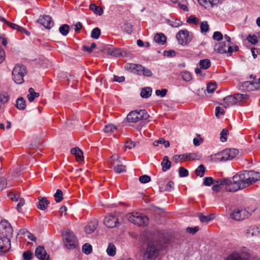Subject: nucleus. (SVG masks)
Returning a JSON list of instances; mask_svg holds the SVG:
<instances>
[{
  "label": "nucleus",
  "instance_id": "e2e57ef3",
  "mask_svg": "<svg viewBox=\"0 0 260 260\" xmlns=\"http://www.w3.org/2000/svg\"><path fill=\"white\" fill-rule=\"evenodd\" d=\"M137 142L132 141V140L127 141L125 142V146L126 148L128 149H132L134 148L136 145Z\"/></svg>",
  "mask_w": 260,
  "mask_h": 260
},
{
  "label": "nucleus",
  "instance_id": "37998d69",
  "mask_svg": "<svg viewBox=\"0 0 260 260\" xmlns=\"http://www.w3.org/2000/svg\"><path fill=\"white\" fill-rule=\"evenodd\" d=\"M20 193L17 192H11L8 194V197L9 198L13 201L15 202L18 201L19 199H20Z\"/></svg>",
  "mask_w": 260,
  "mask_h": 260
},
{
  "label": "nucleus",
  "instance_id": "cd10ccee",
  "mask_svg": "<svg viewBox=\"0 0 260 260\" xmlns=\"http://www.w3.org/2000/svg\"><path fill=\"white\" fill-rule=\"evenodd\" d=\"M184 157L189 160H199L202 157L201 154L199 153H190L184 154Z\"/></svg>",
  "mask_w": 260,
  "mask_h": 260
},
{
  "label": "nucleus",
  "instance_id": "473e14b6",
  "mask_svg": "<svg viewBox=\"0 0 260 260\" xmlns=\"http://www.w3.org/2000/svg\"><path fill=\"white\" fill-rule=\"evenodd\" d=\"M199 64L201 69L206 70L210 67L211 62L209 59H202L200 61Z\"/></svg>",
  "mask_w": 260,
  "mask_h": 260
},
{
  "label": "nucleus",
  "instance_id": "6ab92c4d",
  "mask_svg": "<svg viewBox=\"0 0 260 260\" xmlns=\"http://www.w3.org/2000/svg\"><path fill=\"white\" fill-rule=\"evenodd\" d=\"M38 21L47 29H50L53 25L52 18L48 15L40 16Z\"/></svg>",
  "mask_w": 260,
  "mask_h": 260
},
{
  "label": "nucleus",
  "instance_id": "f3484780",
  "mask_svg": "<svg viewBox=\"0 0 260 260\" xmlns=\"http://www.w3.org/2000/svg\"><path fill=\"white\" fill-rule=\"evenodd\" d=\"M238 89L242 91L257 90L254 82L245 81L238 84Z\"/></svg>",
  "mask_w": 260,
  "mask_h": 260
},
{
  "label": "nucleus",
  "instance_id": "79ce46f5",
  "mask_svg": "<svg viewBox=\"0 0 260 260\" xmlns=\"http://www.w3.org/2000/svg\"><path fill=\"white\" fill-rule=\"evenodd\" d=\"M235 96L237 103L243 100H247L249 98V96L246 94L237 93L235 94Z\"/></svg>",
  "mask_w": 260,
  "mask_h": 260
},
{
  "label": "nucleus",
  "instance_id": "13d9d810",
  "mask_svg": "<svg viewBox=\"0 0 260 260\" xmlns=\"http://www.w3.org/2000/svg\"><path fill=\"white\" fill-rule=\"evenodd\" d=\"M198 217L202 222H208L211 220V218L207 216L204 215L202 213L198 214Z\"/></svg>",
  "mask_w": 260,
  "mask_h": 260
},
{
  "label": "nucleus",
  "instance_id": "9d476101",
  "mask_svg": "<svg viewBox=\"0 0 260 260\" xmlns=\"http://www.w3.org/2000/svg\"><path fill=\"white\" fill-rule=\"evenodd\" d=\"M249 256V253L244 248V249L240 252L233 251L226 257L225 260H247Z\"/></svg>",
  "mask_w": 260,
  "mask_h": 260
},
{
  "label": "nucleus",
  "instance_id": "7ed1b4c3",
  "mask_svg": "<svg viewBox=\"0 0 260 260\" xmlns=\"http://www.w3.org/2000/svg\"><path fill=\"white\" fill-rule=\"evenodd\" d=\"M62 239L64 246L69 249H73L78 246V240L74 233L69 229H66L62 232Z\"/></svg>",
  "mask_w": 260,
  "mask_h": 260
},
{
  "label": "nucleus",
  "instance_id": "c03bdc74",
  "mask_svg": "<svg viewBox=\"0 0 260 260\" xmlns=\"http://www.w3.org/2000/svg\"><path fill=\"white\" fill-rule=\"evenodd\" d=\"M168 23L173 27H177L182 25V22L178 19L169 20Z\"/></svg>",
  "mask_w": 260,
  "mask_h": 260
},
{
  "label": "nucleus",
  "instance_id": "dca6fc26",
  "mask_svg": "<svg viewBox=\"0 0 260 260\" xmlns=\"http://www.w3.org/2000/svg\"><path fill=\"white\" fill-rule=\"evenodd\" d=\"M229 182H230L229 181V178H222L216 180L215 181L216 184L213 185L212 190L218 192L222 186H225V190L226 191V187Z\"/></svg>",
  "mask_w": 260,
  "mask_h": 260
},
{
  "label": "nucleus",
  "instance_id": "f704fd0d",
  "mask_svg": "<svg viewBox=\"0 0 260 260\" xmlns=\"http://www.w3.org/2000/svg\"><path fill=\"white\" fill-rule=\"evenodd\" d=\"M259 233V230L257 228H249L246 230V234L248 237L256 236Z\"/></svg>",
  "mask_w": 260,
  "mask_h": 260
},
{
  "label": "nucleus",
  "instance_id": "6e6d98bb",
  "mask_svg": "<svg viewBox=\"0 0 260 260\" xmlns=\"http://www.w3.org/2000/svg\"><path fill=\"white\" fill-rule=\"evenodd\" d=\"M216 88V84L215 83H210L207 84V91L208 93H212L214 91Z\"/></svg>",
  "mask_w": 260,
  "mask_h": 260
},
{
  "label": "nucleus",
  "instance_id": "3c124183",
  "mask_svg": "<svg viewBox=\"0 0 260 260\" xmlns=\"http://www.w3.org/2000/svg\"><path fill=\"white\" fill-rule=\"evenodd\" d=\"M139 179L141 183H148L150 181L151 178L150 176H149L148 175H144L141 176L139 177Z\"/></svg>",
  "mask_w": 260,
  "mask_h": 260
},
{
  "label": "nucleus",
  "instance_id": "0e129e2a",
  "mask_svg": "<svg viewBox=\"0 0 260 260\" xmlns=\"http://www.w3.org/2000/svg\"><path fill=\"white\" fill-rule=\"evenodd\" d=\"M157 143L159 144H164L165 148H168L170 146V142L169 141H166L163 138H160L157 140Z\"/></svg>",
  "mask_w": 260,
  "mask_h": 260
},
{
  "label": "nucleus",
  "instance_id": "338daca9",
  "mask_svg": "<svg viewBox=\"0 0 260 260\" xmlns=\"http://www.w3.org/2000/svg\"><path fill=\"white\" fill-rule=\"evenodd\" d=\"M9 99V96L7 93L1 94L0 101L2 103L4 104L7 103Z\"/></svg>",
  "mask_w": 260,
  "mask_h": 260
},
{
  "label": "nucleus",
  "instance_id": "5fc2aeb1",
  "mask_svg": "<svg viewBox=\"0 0 260 260\" xmlns=\"http://www.w3.org/2000/svg\"><path fill=\"white\" fill-rule=\"evenodd\" d=\"M179 175L180 177H187L188 175V171L184 167H181L179 168Z\"/></svg>",
  "mask_w": 260,
  "mask_h": 260
},
{
  "label": "nucleus",
  "instance_id": "2f4dec72",
  "mask_svg": "<svg viewBox=\"0 0 260 260\" xmlns=\"http://www.w3.org/2000/svg\"><path fill=\"white\" fill-rule=\"evenodd\" d=\"M89 8L94 13L99 15H101L103 13V10L102 8L97 6L95 4H90L89 6Z\"/></svg>",
  "mask_w": 260,
  "mask_h": 260
},
{
  "label": "nucleus",
  "instance_id": "8fccbe9b",
  "mask_svg": "<svg viewBox=\"0 0 260 260\" xmlns=\"http://www.w3.org/2000/svg\"><path fill=\"white\" fill-rule=\"evenodd\" d=\"M32 252L27 250L23 253L22 256L24 260H31L32 257Z\"/></svg>",
  "mask_w": 260,
  "mask_h": 260
},
{
  "label": "nucleus",
  "instance_id": "774afa93",
  "mask_svg": "<svg viewBox=\"0 0 260 260\" xmlns=\"http://www.w3.org/2000/svg\"><path fill=\"white\" fill-rule=\"evenodd\" d=\"M199 228L198 226H195L193 228L188 227L186 229V232L188 233L193 235L199 231Z\"/></svg>",
  "mask_w": 260,
  "mask_h": 260
},
{
  "label": "nucleus",
  "instance_id": "1a4fd4ad",
  "mask_svg": "<svg viewBox=\"0 0 260 260\" xmlns=\"http://www.w3.org/2000/svg\"><path fill=\"white\" fill-rule=\"evenodd\" d=\"M176 39L179 44L184 46L192 39V35L187 30H181L176 35Z\"/></svg>",
  "mask_w": 260,
  "mask_h": 260
},
{
  "label": "nucleus",
  "instance_id": "58836bf2",
  "mask_svg": "<svg viewBox=\"0 0 260 260\" xmlns=\"http://www.w3.org/2000/svg\"><path fill=\"white\" fill-rule=\"evenodd\" d=\"M107 252L110 256H114L116 253V248L113 244H109L107 249Z\"/></svg>",
  "mask_w": 260,
  "mask_h": 260
},
{
  "label": "nucleus",
  "instance_id": "aec40b11",
  "mask_svg": "<svg viewBox=\"0 0 260 260\" xmlns=\"http://www.w3.org/2000/svg\"><path fill=\"white\" fill-rule=\"evenodd\" d=\"M35 255L40 260H49V256L47 254L44 246H39L35 250Z\"/></svg>",
  "mask_w": 260,
  "mask_h": 260
},
{
  "label": "nucleus",
  "instance_id": "c9c22d12",
  "mask_svg": "<svg viewBox=\"0 0 260 260\" xmlns=\"http://www.w3.org/2000/svg\"><path fill=\"white\" fill-rule=\"evenodd\" d=\"M205 173V167L203 165H200L195 170V173L197 176L202 177Z\"/></svg>",
  "mask_w": 260,
  "mask_h": 260
},
{
  "label": "nucleus",
  "instance_id": "0eeeda50",
  "mask_svg": "<svg viewBox=\"0 0 260 260\" xmlns=\"http://www.w3.org/2000/svg\"><path fill=\"white\" fill-rule=\"evenodd\" d=\"M149 117L145 110H135L131 111L126 117L128 122L136 123L141 120H146Z\"/></svg>",
  "mask_w": 260,
  "mask_h": 260
},
{
  "label": "nucleus",
  "instance_id": "052dcab7",
  "mask_svg": "<svg viewBox=\"0 0 260 260\" xmlns=\"http://www.w3.org/2000/svg\"><path fill=\"white\" fill-rule=\"evenodd\" d=\"M167 92L168 90L167 89H162L161 90L158 89L155 90V94L157 96L163 98L166 95Z\"/></svg>",
  "mask_w": 260,
  "mask_h": 260
},
{
  "label": "nucleus",
  "instance_id": "412c9836",
  "mask_svg": "<svg viewBox=\"0 0 260 260\" xmlns=\"http://www.w3.org/2000/svg\"><path fill=\"white\" fill-rule=\"evenodd\" d=\"M98 225V221L96 219H92L85 228V232L87 234L93 232Z\"/></svg>",
  "mask_w": 260,
  "mask_h": 260
},
{
  "label": "nucleus",
  "instance_id": "72a5a7b5",
  "mask_svg": "<svg viewBox=\"0 0 260 260\" xmlns=\"http://www.w3.org/2000/svg\"><path fill=\"white\" fill-rule=\"evenodd\" d=\"M70 30V26L68 24H63L59 28V32L63 36H66Z\"/></svg>",
  "mask_w": 260,
  "mask_h": 260
},
{
  "label": "nucleus",
  "instance_id": "39448f33",
  "mask_svg": "<svg viewBox=\"0 0 260 260\" xmlns=\"http://www.w3.org/2000/svg\"><path fill=\"white\" fill-rule=\"evenodd\" d=\"M238 153L239 151L236 149H226L216 154L214 159L215 161H226L233 159L238 155Z\"/></svg>",
  "mask_w": 260,
  "mask_h": 260
},
{
  "label": "nucleus",
  "instance_id": "c756f323",
  "mask_svg": "<svg viewBox=\"0 0 260 260\" xmlns=\"http://www.w3.org/2000/svg\"><path fill=\"white\" fill-rule=\"evenodd\" d=\"M152 91L151 88L149 87L143 88L141 90L140 95L142 98L147 99L151 95Z\"/></svg>",
  "mask_w": 260,
  "mask_h": 260
},
{
  "label": "nucleus",
  "instance_id": "a19ab883",
  "mask_svg": "<svg viewBox=\"0 0 260 260\" xmlns=\"http://www.w3.org/2000/svg\"><path fill=\"white\" fill-rule=\"evenodd\" d=\"M181 75L183 80L186 82L190 81L192 78L191 74L187 71L182 72Z\"/></svg>",
  "mask_w": 260,
  "mask_h": 260
},
{
  "label": "nucleus",
  "instance_id": "f257e3e1",
  "mask_svg": "<svg viewBox=\"0 0 260 260\" xmlns=\"http://www.w3.org/2000/svg\"><path fill=\"white\" fill-rule=\"evenodd\" d=\"M229 181L230 182L228 183L226 191L229 192H235L250 185V182L248 181L244 171L236 174L232 179H229Z\"/></svg>",
  "mask_w": 260,
  "mask_h": 260
},
{
  "label": "nucleus",
  "instance_id": "b1692460",
  "mask_svg": "<svg viewBox=\"0 0 260 260\" xmlns=\"http://www.w3.org/2000/svg\"><path fill=\"white\" fill-rule=\"evenodd\" d=\"M71 153L76 156L77 161L80 162L83 160V152L78 147L72 148L71 150Z\"/></svg>",
  "mask_w": 260,
  "mask_h": 260
},
{
  "label": "nucleus",
  "instance_id": "f8f14e48",
  "mask_svg": "<svg viewBox=\"0 0 260 260\" xmlns=\"http://www.w3.org/2000/svg\"><path fill=\"white\" fill-rule=\"evenodd\" d=\"M11 241L9 237L0 238V256L3 255L11 249Z\"/></svg>",
  "mask_w": 260,
  "mask_h": 260
},
{
  "label": "nucleus",
  "instance_id": "4d7b16f0",
  "mask_svg": "<svg viewBox=\"0 0 260 260\" xmlns=\"http://www.w3.org/2000/svg\"><path fill=\"white\" fill-rule=\"evenodd\" d=\"M213 179L211 177H207L204 179L203 184L205 186H210L214 183Z\"/></svg>",
  "mask_w": 260,
  "mask_h": 260
},
{
  "label": "nucleus",
  "instance_id": "4be33fe9",
  "mask_svg": "<svg viewBox=\"0 0 260 260\" xmlns=\"http://www.w3.org/2000/svg\"><path fill=\"white\" fill-rule=\"evenodd\" d=\"M108 54L112 56L118 57L122 55V52L120 48L107 47L105 49Z\"/></svg>",
  "mask_w": 260,
  "mask_h": 260
},
{
  "label": "nucleus",
  "instance_id": "69168bd1",
  "mask_svg": "<svg viewBox=\"0 0 260 260\" xmlns=\"http://www.w3.org/2000/svg\"><path fill=\"white\" fill-rule=\"evenodd\" d=\"M247 40L250 43L253 45L256 44L258 42L257 37L255 35H253L252 36L249 35L247 38Z\"/></svg>",
  "mask_w": 260,
  "mask_h": 260
},
{
  "label": "nucleus",
  "instance_id": "bf43d9fd",
  "mask_svg": "<svg viewBox=\"0 0 260 260\" xmlns=\"http://www.w3.org/2000/svg\"><path fill=\"white\" fill-rule=\"evenodd\" d=\"M96 46V45L95 43H92L91 44V46L90 47H88L87 46H83V49L84 51H87L89 53H91L92 52V50L93 49H94Z\"/></svg>",
  "mask_w": 260,
  "mask_h": 260
},
{
  "label": "nucleus",
  "instance_id": "6e6552de",
  "mask_svg": "<svg viewBox=\"0 0 260 260\" xmlns=\"http://www.w3.org/2000/svg\"><path fill=\"white\" fill-rule=\"evenodd\" d=\"M126 216L130 222L138 226L146 225L149 220L147 216L142 215L139 213H130Z\"/></svg>",
  "mask_w": 260,
  "mask_h": 260
},
{
  "label": "nucleus",
  "instance_id": "393cba45",
  "mask_svg": "<svg viewBox=\"0 0 260 260\" xmlns=\"http://www.w3.org/2000/svg\"><path fill=\"white\" fill-rule=\"evenodd\" d=\"M167 40L166 36L162 33H157L154 36V41L155 43L164 45Z\"/></svg>",
  "mask_w": 260,
  "mask_h": 260
},
{
  "label": "nucleus",
  "instance_id": "e433bc0d",
  "mask_svg": "<svg viewBox=\"0 0 260 260\" xmlns=\"http://www.w3.org/2000/svg\"><path fill=\"white\" fill-rule=\"evenodd\" d=\"M101 34V29L99 27H95L91 31V37L94 39H98L99 38Z\"/></svg>",
  "mask_w": 260,
  "mask_h": 260
},
{
  "label": "nucleus",
  "instance_id": "f03ea898",
  "mask_svg": "<svg viewBox=\"0 0 260 260\" xmlns=\"http://www.w3.org/2000/svg\"><path fill=\"white\" fill-rule=\"evenodd\" d=\"M164 247L162 241L152 240L148 243L143 253L144 260H155L158 255L159 250Z\"/></svg>",
  "mask_w": 260,
  "mask_h": 260
},
{
  "label": "nucleus",
  "instance_id": "de8ad7c7",
  "mask_svg": "<svg viewBox=\"0 0 260 260\" xmlns=\"http://www.w3.org/2000/svg\"><path fill=\"white\" fill-rule=\"evenodd\" d=\"M200 28L202 32H207L209 30V25L207 21H203L200 24Z\"/></svg>",
  "mask_w": 260,
  "mask_h": 260
},
{
  "label": "nucleus",
  "instance_id": "a211bd4d",
  "mask_svg": "<svg viewBox=\"0 0 260 260\" xmlns=\"http://www.w3.org/2000/svg\"><path fill=\"white\" fill-rule=\"evenodd\" d=\"M244 172L248 181L250 182V184L260 180V173L252 170Z\"/></svg>",
  "mask_w": 260,
  "mask_h": 260
},
{
  "label": "nucleus",
  "instance_id": "ea45409f",
  "mask_svg": "<svg viewBox=\"0 0 260 260\" xmlns=\"http://www.w3.org/2000/svg\"><path fill=\"white\" fill-rule=\"evenodd\" d=\"M92 251V246L89 243H85L82 246V251L86 254H89Z\"/></svg>",
  "mask_w": 260,
  "mask_h": 260
},
{
  "label": "nucleus",
  "instance_id": "864d4df0",
  "mask_svg": "<svg viewBox=\"0 0 260 260\" xmlns=\"http://www.w3.org/2000/svg\"><path fill=\"white\" fill-rule=\"evenodd\" d=\"M213 39L217 41H221L223 39V35L220 31H215L213 34Z\"/></svg>",
  "mask_w": 260,
  "mask_h": 260
},
{
  "label": "nucleus",
  "instance_id": "09e8293b",
  "mask_svg": "<svg viewBox=\"0 0 260 260\" xmlns=\"http://www.w3.org/2000/svg\"><path fill=\"white\" fill-rule=\"evenodd\" d=\"M114 171L117 173H120L125 171V166L122 165L117 164L114 167Z\"/></svg>",
  "mask_w": 260,
  "mask_h": 260
},
{
  "label": "nucleus",
  "instance_id": "c85d7f7f",
  "mask_svg": "<svg viewBox=\"0 0 260 260\" xmlns=\"http://www.w3.org/2000/svg\"><path fill=\"white\" fill-rule=\"evenodd\" d=\"M39 96V93L35 92L34 88L31 87L28 89V94L27 95V98L30 102H32L36 98Z\"/></svg>",
  "mask_w": 260,
  "mask_h": 260
},
{
  "label": "nucleus",
  "instance_id": "5701e85b",
  "mask_svg": "<svg viewBox=\"0 0 260 260\" xmlns=\"http://www.w3.org/2000/svg\"><path fill=\"white\" fill-rule=\"evenodd\" d=\"M39 203L37 205L38 209L41 210H44L47 208L48 205L50 204L49 201L45 197H39L38 198Z\"/></svg>",
  "mask_w": 260,
  "mask_h": 260
},
{
  "label": "nucleus",
  "instance_id": "20e7f679",
  "mask_svg": "<svg viewBox=\"0 0 260 260\" xmlns=\"http://www.w3.org/2000/svg\"><path fill=\"white\" fill-rule=\"evenodd\" d=\"M12 79L14 82L18 84L23 83V77L27 74V70L25 66L17 64L15 66L12 71Z\"/></svg>",
  "mask_w": 260,
  "mask_h": 260
},
{
  "label": "nucleus",
  "instance_id": "a18cd8bd",
  "mask_svg": "<svg viewBox=\"0 0 260 260\" xmlns=\"http://www.w3.org/2000/svg\"><path fill=\"white\" fill-rule=\"evenodd\" d=\"M116 162H120V161L119 160V157L117 154H114L111 156L109 162L111 165H114Z\"/></svg>",
  "mask_w": 260,
  "mask_h": 260
},
{
  "label": "nucleus",
  "instance_id": "a878e982",
  "mask_svg": "<svg viewBox=\"0 0 260 260\" xmlns=\"http://www.w3.org/2000/svg\"><path fill=\"white\" fill-rule=\"evenodd\" d=\"M26 106V101L23 98L19 97L17 99L15 104L16 108L20 110H23L25 109Z\"/></svg>",
  "mask_w": 260,
  "mask_h": 260
},
{
  "label": "nucleus",
  "instance_id": "7c9ffc66",
  "mask_svg": "<svg viewBox=\"0 0 260 260\" xmlns=\"http://www.w3.org/2000/svg\"><path fill=\"white\" fill-rule=\"evenodd\" d=\"M224 103L227 105V106L230 105H233L237 103L236 99L234 95H229L223 99Z\"/></svg>",
  "mask_w": 260,
  "mask_h": 260
},
{
  "label": "nucleus",
  "instance_id": "680f3d73",
  "mask_svg": "<svg viewBox=\"0 0 260 260\" xmlns=\"http://www.w3.org/2000/svg\"><path fill=\"white\" fill-rule=\"evenodd\" d=\"M199 22V19L193 16H189L187 19V22L188 23H194L197 24Z\"/></svg>",
  "mask_w": 260,
  "mask_h": 260
},
{
  "label": "nucleus",
  "instance_id": "4468645a",
  "mask_svg": "<svg viewBox=\"0 0 260 260\" xmlns=\"http://www.w3.org/2000/svg\"><path fill=\"white\" fill-rule=\"evenodd\" d=\"M231 217L236 220H241L249 216V213L245 209H237L230 215Z\"/></svg>",
  "mask_w": 260,
  "mask_h": 260
},
{
  "label": "nucleus",
  "instance_id": "603ef678",
  "mask_svg": "<svg viewBox=\"0 0 260 260\" xmlns=\"http://www.w3.org/2000/svg\"><path fill=\"white\" fill-rule=\"evenodd\" d=\"M115 129H116L115 126L113 124H108L105 126L104 131L105 133H111Z\"/></svg>",
  "mask_w": 260,
  "mask_h": 260
},
{
  "label": "nucleus",
  "instance_id": "bb28decb",
  "mask_svg": "<svg viewBox=\"0 0 260 260\" xmlns=\"http://www.w3.org/2000/svg\"><path fill=\"white\" fill-rule=\"evenodd\" d=\"M162 166V170L163 172H166L170 169L171 167V162L169 160V157L167 156L164 157L162 161L161 162Z\"/></svg>",
  "mask_w": 260,
  "mask_h": 260
},
{
  "label": "nucleus",
  "instance_id": "49530a36",
  "mask_svg": "<svg viewBox=\"0 0 260 260\" xmlns=\"http://www.w3.org/2000/svg\"><path fill=\"white\" fill-rule=\"evenodd\" d=\"M229 134V132L227 129L223 128L221 132H220V141L222 142H226L227 140L226 138L225 137V136L228 135Z\"/></svg>",
  "mask_w": 260,
  "mask_h": 260
},
{
  "label": "nucleus",
  "instance_id": "9b49d317",
  "mask_svg": "<svg viewBox=\"0 0 260 260\" xmlns=\"http://www.w3.org/2000/svg\"><path fill=\"white\" fill-rule=\"evenodd\" d=\"M4 236L9 237L12 235L13 229L10 223L6 219L2 220L0 222V232Z\"/></svg>",
  "mask_w": 260,
  "mask_h": 260
},
{
  "label": "nucleus",
  "instance_id": "ddd939ff",
  "mask_svg": "<svg viewBox=\"0 0 260 260\" xmlns=\"http://www.w3.org/2000/svg\"><path fill=\"white\" fill-rule=\"evenodd\" d=\"M214 50L220 54L226 53L231 54L233 52V47L231 46L226 45L225 42L216 43L214 45Z\"/></svg>",
  "mask_w": 260,
  "mask_h": 260
},
{
  "label": "nucleus",
  "instance_id": "2eb2a0df",
  "mask_svg": "<svg viewBox=\"0 0 260 260\" xmlns=\"http://www.w3.org/2000/svg\"><path fill=\"white\" fill-rule=\"evenodd\" d=\"M104 224L108 228H113L119 224L120 222L116 216L111 214L105 217Z\"/></svg>",
  "mask_w": 260,
  "mask_h": 260
},
{
  "label": "nucleus",
  "instance_id": "423d86ee",
  "mask_svg": "<svg viewBox=\"0 0 260 260\" xmlns=\"http://www.w3.org/2000/svg\"><path fill=\"white\" fill-rule=\"evenodd\" d=\"M127 70H131L132 72L138 75H143L147 77H151L153 75L152 72L149 69L139 64L127 63L125 67Z\"/></svg>",
  "mask_w": 260,
  "mask_h": 260
},
{
  "label": "nucleus",
  "instance_id": "4c0bfd02",
  "mask_svg": "<svg viewBox=\"0 0 260 260\" xmlns=\"http://www.w3.org/2000/svg\"><path fill=\"white\" fill-rule=\"evenodd\" d=\"M55 200L56 203H60L63 200L62 192L60 189H57L55 193L54 194Z\"/></svg>",
  "mask_w": 260,
  "mask_h": 260
}]
</instances>
